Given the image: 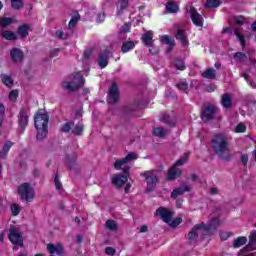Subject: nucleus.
I'll return each mask as SVG.
<instances>
[{
    "label": "nucleus",
    "mask_w": 256,
    "mask_h": 256,
    "mask_svg": "<svg viewBox=\"0 0 256 256\" xmlns=\"http://www.w3.org/2000/svg\"><path fill=\"white\" fill-rule=\"evenodd\" d=\"M211 147L215 155L222 159V161H231L233 159L227 135L223 133L214 134L211 139Z\"/></svg>",
    "instance_id": "obj_1"
},
{
    "label": "nucleus",
    "mask_w": 256,
    "mask_h": 256,
    "mask_svg": "<svg viewBox=\"0 0 256 256\" xmlns=\"http://www.w3.org/2000/svg\"><path fill=\"white\" fill-rule=\"evenodd\" d=\"M84 85L85 78L79 72H76L62 82V89L69 91V93H75V91H79Z\"/></svg>",
    "instance_id": "obj_2"
},
{
    "label": "nucleus",
    "mask_w": 256,
    "mask_h": 256,
    "mask_svg": "<svg viewBox=\"0 0 256 256\" xmlns=\"http://www.w3.org/2000/svg\"><path fill=\"white\" fill-rule=\"evenodd\" d=\"M161 172L159 170H148L141 173V177L145 178L146 193H151V191H155L157 184L159 183V175Z\"/></svg>",
    "instance_id": "obj_3"
},
{
    "label": "nucleus",
    "mask_w": 256,
    "mask_h": 256,
    "mask_svg": "<svg viewBox=\"0 0 256 256\" xmlns=\"http://www.w3.org/2000/svg\"><path fill=\"white\" fill-rule=\"evenodd\" d=\"M187 161H189V153H184V155L180 159H178L176 163L168 170V181H173L179 178L180 175H183V171L178 167L185 165Z\"/></svg>",
    "instance_id": "obj_4"
},
{
    "label": "nucleus",
    "mask_w": 256,
    "mask_h": 256,
    "mask_svg": "<svg viewBox=\"0 0 256 256\" xmlns=\"http://www.w3.org/2000/svg\"><path fill=\"white\" fill-rule=\"evenodd\" d=\"M137 158L138 156L135 152H130L125 158L118 159L115 161L114 169H116V171H121L122 169L125 175H129V171H131V167L127 164L131 163V161H135Z\"/></svg>",
    "instance_id": "obj_5"
},
{
    "label": "nucleus",
    "mask_w": 256,
    "mask_h": 256,
    "mask_svg": "<svg viewBox=\"0 0 256 256\" xmlns=\"http://www.w3.org/2000/svg\"><path fill=\"white\" fill-rule=\"evenodd\" d=\"M217 113H219V108H217V106L213 104L206 105L202 108L201 119L204 123H208V121H213V119H215Z\"/></svg>",
    "instance_id": "obj_6"
},
{
    "label": "nucleus",
    "mask_w": 256,
    "mask_h": 256,
    "mask_svg": "<svg viewBox=\"0 0 256 256\" xmlns=\"http://www.w3.org/2000/svg\"><path fill=\"white\" fill-rule=\"evenodd\" d=\"M18 194L23 201H33L35 197V190L31 187L29 183H23L18 187Z\"/></svg>",
    "instance_id": "obj_7"
},
{
    "label": "nucleus",
    "mask_w": 256,
    "mask_h": 256,
    "mask_svg": "<svg viewBox=\"0 0 256 256\" xmlns=\"http://www.w3.org/2000/svg\"><path fill=\"white\" fill-rule=\"evenodd\" d=\"M205 222H201L200 224H196L188 233V243L189 245H193L195 241H197L199 237V233L201 231H205Z\"/></svg>",
    "instance_id": "obj_8"
},
{
    "label": "nucleus",
    "mask_w": 256,
    "mask_h": 256,
    "mask_svg": "<svg viewBox=\"0 0 256 256\" xmlns=\"http://www.w3.org/2000/svg\"><path fill=\"white\" fill-rule=\"evenodd\" d=\"M8 239L9 241H11V243H13V245L23 247V236L21 235V232L15 227L10 228Z\"/></svg>",
    "instance_id": "obj_9"
},
{
    "label": "nucleus",
    "mask_w": 256,
    "mask_h": 256,
    "mask_svg": "<svg viewBox=\"0 0 256 256\" xmlns=\"http://www.w3.org/2000/svg\"><path fill=\"white\" fill-rule=\"evenodd\" d=\"M255 249H256V230H253L249 235L248 244L238 252V255H245V253H250V251H255Z\"/></svg>",
    "instance_id": "obj_10"
},
{
    "label": "nucleus",
    "mask_w": 256,
    "mask_h": 256,
    "mask_svg": "<svg viewBox=\"0 0 256 256\" xmlns=\"http://www.w3.org/2000/svg\"><path fill=\"white\" fill-rule=\"evenodd\" d=\"M34 125L36 129L47 127V125H49V115H47V113L38 112L34 117Z\"/></svg>",
    "instance_id": "obj_11"
},
{
    "label": "nucleus",
    "mask_w": 256,
    "mask_h": 256,
    "mask_svg": "<svg viewBox=\"0 0 256 256\" xmlns=\"http://www.w3.org/2000/svg\"><path fill=\"white\" fill-rule=\"evenodd\" d=\"M107 101L110 103V105H115V103L119 102V88L115 82L112 83L109 89Z\"/></svg>",
    "instance_id": "obj_12"
},
{
    "label": "nucleus",
    "mask_w": 256,
    "mask_h": 256,
    "mask_svg": "<svg viewBox=\"0 0 256 256\" xmlns=\"http://www.w3.org/2000/svg\"><path fill=\"white\" fill-rule=\"evenodd\" d=\"M156 215H159L160 219H162L164 223L168 224L171 223V219H173L174 213L165 207H159L156 210Z\"/></svg>",
    "instance_id": "obj_13"
},
{
    "label": "nucleus",
    "mask_w": 256,
    "mask_h": 256,
    "mask_svg": "<svg viewBox=\"0 0 256 256\" xmlns=\"http://www.w3.org/2000/svg\"><path fill=\"white\" fill-rule=\"evenodd\" d=\"M191 191V185L184 182L178 188L174 189L171 192V198L177 199L180 195H185V193H189Z\"/></svg>",
    "instance_id": "obj_14"
},
{
    "label": "nucleus",
    "mask_w": 256,
    "mask_h": 256,
    "mask_svg": "<svg viewBox=\"0 0 256 256\" xmlns=\"http://www.w3.org/2000/svg\"><path fill=\"white\" fill-rule=\"evenodd\" d=\"M190 18L192 23L196 25V27H203V16L197 12L195 7L191 6L189 9Z\"/></svg>",
    "instance_id": "obj_15"
},
{
    "label": "nucleus",
    "mask_w": 256,
    "mask_h": 256,
    "mask_svg": "<svg viewBox=\"0 0 256 256\" xmlns=\"http://www.w3.org/2000/svg\"><path fill=\"white\" fill-rule=\"evenodd\" d=\"M18 125L23 130L29 125V111L22 108L18 114Z\"/></svg>",
    "instance_id": "obj_16"
},
{
    "label": "nucleus",
    "mask_w": 256,
    "mask_h": 256,
    "mask_svg": "<svg viewBox=\"0 0 256 256\" xmlns=\"http://www.w3.org/2000/svg\"><path fill=\"white\" fill-rule=\"evenodd\" d=\"M10 57L13 63H23V59H25L23 50L19 48H12V50L10 51Z\"/></svg>",
    "instance_id": "obj_17"
},
{
    "label": "nucleus",
    "mask_w": 256,
    "mask_h": 256,
    "mask_svg": "<svg viewBox=\"0 0 256 256\" xmlns=\"http://www.w3.org/2000/svg\"><path fill=\"white\" fill-rule=\"evenodd\" d=\"M109 55H111V52H109V50H104L99 54L98 65L100 69H105V67L109 65Z\"/></svg>",
    "instance_id": "obj_18"
},
{
    "label": "nucleus",
    "mask_w": 256,
    "mask_h": 256,
    "mask_svg": "<svg viewBox=\"0 0 256 256\" xmlns=\"http://www.w3.org/2000/svg\"><path fill=\"white\" fill-rule=\"evenodd\" d=\"M175 38L178 41H181L183 47H187V45H189V39L187 38V32H185V29L178 27L175 33Z\"/></svg>",
    "instance_id": "obj_19"
},
{
    "label": "nucleus",
    "mask_w": 256,
    "mask_h": 256,
    "mask_svg": "<svg viewBox=\"0 0 256 256\" xmlns=\"http://www.w3.org/2000/svg\"><path fill=\"white\" fill-rule=\"evenodd\" d=\"M129 174H116L113 178H112V183L113 185H116L117 187H121L122 185H124L125 183H127V181H129Z\"/></svg>",
    "instance_id": "obj_20"
},
{
    "label": "nucleus",
    "mask_w": 256,
    "mask_h": 256,
    "mask_svg": "<svg viewBox=\"0 0 256 256\" xmlns=\"http://www.w3.org/2000/svg\"><path fill=\"white\" fill-rule=\"evenodd\" d=\"M29 31H31V24H22L17 29V34L21 39H27L29 37Z\"/></svg>",
    "instance_id": "obj_21"
},
{
    "label": "nucleus",
    "mask_w": 256,
    "mask_h": 256,
    "mask_svg": "<svg viewBox=\"0 0 256 256\" xmlns=\"http://www.w3.org/2000/svg\"><path fill=\"white\" fill-rule=\"evenodd\" d=\"M47 251L50 255H55L56 253V255L62 256L64 253L63 245L61 244L54 245L50 243L47 245Z\"/></svg>",
    "instance_id": "obj_22"
},
{
    "label": "nucleus",
    "mask_w": 256,
    "mask_h": 256,
    "mask_svg": "<svg viewBox=\"0 0 256 256\" xmlns=\"http://www.w3.org/2000/svg\"><path fill=\"white\" fill-rule=\"evenodd\" d=\"M221 105L224 107V109H231L233 107V97H231V94H222Z\"/></svg>",
    "instance_id": "obj_23"
},
{
    "label": "nucleus",
    "mask_w": 256,
    "mask_h": 256,
    "mask_svg": "<svg viewBox=\"0 0 256 256\" xmlns=\"http://www.w3.org/2000/svg\"><path fill=\"white\" fill-rule=\"evenodd\" d=\"M220 224L219 218H213L208 225L204 223V231L211 233V231H215Z\"/></svg>",
    "instance_id": "obj_24"
},
{
    "label": "nucleus",
    "mask_w": 256,
    "mask_h": 256,
    "mask_svg": "<svg viewBox=\"0 0 256 256\" xmlns=\"http://www.w3.org/2000/svg\"><path fill=\"white\" fill-rule=\"evenodd\" d=\"M160 41L161 43L168 45L166 50L167 53H171V51H173V48L175 47V40L171 39L168 35H163L161 36Z\"/></svg>",
    "instance_id": "obj_25"
},
{
    "label": "nucleus",
    "mask_w": 256,
    "mask_h": 256,
    "mask_svg": "<svg viewBox=\"0 0 256 256\" xmlns=\"http://www.w3.org/2000/svg\"><path fill=\"white\" fill-rule=\"evenodd\" d=\"M1 37L3 39H6V41H17L19 37H17V34L11 30H3L1 32Z\"/></svg>",
    "instance_id": "obj_26"
},
{
    "label": "nucleus",
    "mask_w": 256,
    "mask_h": 256,
    "mask_svg": "<svg viewBox=\"0 0 256 256\" xmlns=\"http://www.w3.org/2000/svg\"><path fill=\"white\" fill-rule=\"evenodd\" d=\"M142 43H144V45L146 47H151V45H153V32L152 31H148L142 35Z\"/></svg>",
    "instance_id": "obj_27"
},
{
    "label": "nucleus",
    "mask_w": 256,
    "mask_h": 256,
    "mask_svg": "<svg viewBox=\"0 0 256 256\" xmlns=\"http://www.w3.org/2000/svg\"><path fill=\"white\" fill-rule=\"evenodd\" d=\"M247 244V237L245 236H239L236 239H234L232 247L234 249H239V247H243V245Z\"/></svg>",
    "instance_id": "obj_28"
},
{
    "label": "nucleus",
    "mask_w": 256,
    "mask_h": 256,
    "mask_svg": "<svg viewBox=\"0 0 256 256\" xmlns=\"http://www.w3.org/2000/svg\"><path fill=\"white\" fill-rule=\"evenodd\" d=\"M152 134L155 137H159L160 139H163L164 137L167 136V130L163 127H155L152 130Z\"/></svg>",
    "instance_id": "obj_29"
},
{
    "label": "nucleus",
    "mask_w": 256,
    "mask_h": 256,
    "mask_svg": "<svg viewBox=\"0 0 256 256\" xmlns=\"http://www.w3.org/2000/svg\"><path fill=\"white\" fill-rule=\"evenodd\" d=\"M201 75L204 79H215V77H217V72L213 68H207Z\"/></svg>",
    "instance_id": "obj_30"
},
{
    "label": "nucleus",
    "mask_w": 256,
    "mask_h": 256,
    "mask_svg": "<svg viewBox=\"0 0 256 256\" xmlns=\"http://www.w3.org/2000/svg\"><path fill=\"white\" fill-rule=\"evenodd\" d=\"M234 35L237 37L238 41L240 42L242 49H245L247 45V40H245V36H243V34H241V32L239 31V28L234 29Z\"/></svg>",
    "instance_id": "obj_31"
},
{
    "label": "nucleus",
    "mask_w": 256,
    "mask_h": 256,
    "mask_svg": "<svg viewBox=\"0 0 256 256\" xmlns=\"http://www.w3.org/2000/svg\"><path fill=\"white\" fill-rule=\"evenodd\" d=\"M11 147H13V142H11V141H7L4 144V146H3V148H2V150L0 152L1 159H5L7 157V153H9Z\"/></svg>",
    "instance_id": "obj_32"
},
{
    "label": "nucleus",
    "mask_w": 256,
    "mask_h": 256,
    "mask_svg": "<svg viewBox=\"0 0 256 256\" xmlns=\"http://www.w3.org/2000/svg\"><path fill=\"white\" fill-rule=\"evenodd\" d=\"M131 49H135V42L133 41H125L122 43L121 51L122 53H129Z\"/></svg>",
    "instance_id": "obj_33"
},
{
    "label": "nucleus",
    "mask_w": 256,
    "mask_h": 256,
    "mask_svg": "<svg viewBox=\"0 0 256 256\" xmlns=\"http://www.w3.org/2000/svg\"><path fill=\"white\" fill-rule=\"evenodd\" d=\"M0 77L2 79V83H4V85H6V87H13L14 81L11 76L6 75V74H1Z\"/></svg>",
    "instance_id": "obj_34"
},
{
    "label": "nucleus",
    "mask_w": 256,
    "mask_h": 256,
    "mask_svg": "<svg viewBox=\"0 0 256 256\" xmlns=\"http://www.w3.org/2000/svg\"><path fill=\"white\" fill-rule=\"evenodd\" d=\"M221 5V0H206L204 7L207 9H215Z\"/></svg>",
    "instance_id": "obj_35"
},
{
    "label": "nucleus",
    "mask_w": 256,
    "mask_h": 256,
    "mask_svg": "<svg viewBox=\"0 0 256 256\" xmlns=\"http://www.w3.org/2000/svg\"><path fill=\"white\" fill-rule=\"evenodd\" d=\"M67 163H68V169L70 171H73L75 169V166L77 165V155L74 153L71 157H67Z\"/></svg>",
    "instance_id": "obj_36"
},
{
    "label": "nucleus",
    "mask_w": 256,
    "mask_h": 256,
    "mask_svg": "<svg viewBox=\"0 0 256 256\" xmlns=\"http://www.w3.org/2000/svg\"><path fill=\"white\" fill-rule=\"evenodd\" d=\"M37 131H38V133L36 135V139L38 141H43V139H45V137H47V133H48L47 127L39 128V129H37Z\"/></svg>",
    "instance_id": "obj_37"
},
{
    "label": "nucleus",
    "mask_w": 256,
    "mask_h": 256,
    "mask_svg": "<svg viewBox=\"0 0 256 256\" xmlns=\"http://www.w3.org/2000/svg\"><path fill=\"white\" fill-rule=\"evenodd\" d=\"M233 59H234V61H236V63H243V61H246V59H247V54H245L243 52H236L233 55Z\"/></svg>",
    "instance_id": "obj_38"
},
{
    "label": "nucleus",
    "mask_w": 256,
    "mask_h": 256,
    "mask_svg": "<svg viewBox=\"0 0 256 256\" xmlns=\"http://www.w3.org/2000/svg\"><path fill=\"white\" fill-rule=\"evenodd\" d=\"M166 11L167 13H177V11H179V6L174 2H168L166 5Z\"/></svg>",
    "instance_id": "obj_39"
},
{
    "label": "nucleus",
    "mask_w": 256,
    "mask_h": 256,
    "mask_svg": "<svg viewBox=\"0 0 256 256\" xmlns=\"http://www.w3.org/2000/svg\"><path fill=\"white\" fill-rule=\"evenodd\" d=\"M13 24V18L9 17H0V27H9V25Z\"/></svg>",
    "instance_id": "obj_40"
},
{
    "label": "nucleus",
    "mask_w": 256,
    "mask_h": 256,
    "mask_svg": "<svg viewBox=\"0 0 256 256\" xmlns=\"http://www.w3.org/2000/svg\"><path fill=\"white\" fill-rule=\"evenodd\" d=\"M75 125V122L73 121H69V122H66L62 125L60 131L62 133H69V131H71L72 127Z\"/></svg>",
    "instance_id": "obj_41"
},
{
    "label": "nucleus",
    "mask_w": 256,
    "mask_h": 256,
    "mask_svg": "<svg viewBox=\"0 0 256 256\" xmlns=\"http://www.w3.org/2000/svg\"><path fill=\"white\" fill-rule=\"evenodd\" d=\"M84 129L85 127L83 126V124L78 123L75 125L74 129L72 130V133L73 135L80 136L83 135Z\"/></svg>",
    "instance_id": "obj_42"
},
{
    "label": "nucleus",
    "mask_w": 256,
    "mask_h": 256,
    "mask_svg": "<svg viewBox=\"0 0 256 256\" xmlns=\"http://www.w3.org/2000/svg\"><path fill=\"white\" fill-rule=\"evenodd\" d=\"M175 86L179 91H183V93H187V91H189V84L185 81L178 82Z\"/></svg>",
    "instance_id": "obj_43"
},
{
    "label": "nucleus",
    "mask_w": 256,
    "mask_h": 256,
    "mask_svg": "<svg viewBox=\"0 0 256 256\" xmlns=\"http://www.w3.org/2000/svg\"><path fill=\"white\" fill-rule=\"evenodd\" d=\"M160 121H162L163 123H167V125H171L172 127L175 125V121L171 120V116L166 113L162 114Z\"/></svg>",
    "instance_id": "obj_44"
},
{
    "label": "nucleus",
    "mask_w": 256,
    "mask_h": 256,
    "mask_svg": "<svg viewBox=\"0 0 256 256\" xmlns=\"http://www.w3.org/2000/svg\"><path fill=\"white\" fill-rule=\"evenodd\" d=\"M106 228H108L110 231H117V229H119V226L117 225V222H115V220H107Z\"/></svg>",
    "instance_id": "obj_45"
},
{
    "label": "nucleus",
    "mask_w": 256,
    "mask_h": 256,
    "mask_svg": "<svg viewBox=\"0 0 256 256\" xmlns=\"http://www.w3.org/2000/svg\"><path fill=\"white\" fill-rule=\"evenodd\" d=\"M79 19H81V16L79 14L72 16V18H71V20H70V22L68 24V28L69 29L75 28V26L79 22Z\"/></svg>",
    "instance_id": "obj_46"
},
{
    "label": "nucleus",
    "mask_w": 256,
    "mask_h": 256,
    "mask_svg": "<svg viewBox=\"0 0 256 256\" xmlns=\"http://www.w3.org/2000/svg\"><path fill=\"white\" fill-rule=\"evenodd\" d=\"M174 65L178 71H185V68H186L185 61H183L181 59H176L174 62Z\"/></svg>",
    "instance_id": "obj_47"
},
{
    "label": "nucleus",
    "mask_w": 256,
    "mask_h": 256,
    "mask_svg": "<svg viewBox=\"0 0 256 256\" xmlns=\"http://www.w3.org/2000/svg\"><path fill=\"white\" fill-rule=\"evenodd\" d=\"M11 1V6L15 10L23 9V0H10Z\"/></svg>",
    "instance_id": "obj_48"
},
{
    "label": "nucleus",
    "mask_w": 256,
    "mask_h": 256,
    "mask_svg": "<svg viewBox=\"0 0 256 256\" xmlns=\"http://www.w3.org/2000/svg\"><path fill=\"white\" fill-rule=\"evenodd\" d=\"M56 37L58 39L66 40V39H69V37H71V34L65 33V32H63L61 30H58V31H56Z\"/></svg>",
    "instance_id": "obj_49"
},
{
    "label": "nucleus",
    "mask_w": 256,
    "mask_h": 256,
    "mask_svg": "<svg viewBox=\"0 0 256 256\" xmlns=\"http://www.w3.org/2000/svg\"><path fill=\"white\" fill-rule=\"evenodd\" d=\"M234 23H235V25H238L239 27L245 25V17L235 16L234 17Z\"/></svg>",
    "instance_id": "obj_50"
},
{
    "label": "nucleus",
    "mask_w": 256,
    "mask_h": 256,
    "mask_svg": "<svg viewBox=\"0 0 256 256\" xmlns=\"http://www.w3.org/2000/svg\"><path fill=\"white\" fill-rule=\"evenodd\" d=\"M182 222H183V219L175 218L174 220L171 219L170 222H168V225H170V227H178V225H181Z\"/></svg>",
    "instance_id": "obj_51"
},
{
    "label": "nucleus",
    "mask_w": 256,
    "mask_h": 256,
    "mask_svg": "<svg viewBox=\"0 0 256 256\" xmlns=\"http://www.w3.org/2000/svg\"><path fill=\"white\" fill-rule=\"evenodd\" d=\"M245 131H247V126L243 123H239L235 128L236 133H245Z\"/></svg>",
    "instance_id": "obj_52"
},
{
    "label": "nucleus",
    "mask_w": 256,
    "mask_h": 256,
    "mask_svg": "<svg viewBox=\"0 0 256 256\" xmlns=\"http://www.w3.org/2000/svg\"><path fill=\"white\" fill-rule=\"evenodd\" d=\"M11 211H12V215L14 217H17V215H19V213L21 212V209H19V205L17 204H12L11 205Z\"/></svg>",
    "instance_id": "obj_53"
},
{
    "label": "nucleus",
    "mask_w": 256,
    "mask_h": 256,
    "mask_svg": "<svg viewBox=\"0 0 256 256\" xmlns=\"http://www.w3.org/2000/svg\"><path fill=\"white\" fill-rule=\"evenodd\" d=\"M54 183H55V187H56L57 191H61L63 189V184H61V182L59 181V175H57V174L54 178Z\"/></svg>",
    "instance_id": "obj_54"
},
{
    "label": "nucleus",
    "mask_w": 256,
    "mask_h": 256,
    "mask_svg": "<svg viewBox=\"0 0 256 256\" xmlns=\"http://www.w3.org/2000/svg\"><path fill=\"white\" fill-rule=\"evenodd\" d=\"M17 97H19V92L17 90H12L9 93V99L10 101H17Z\"/></svg>",
    "instance_id": "obj_55"
},
{
    "label": "nucleus",
    "mask_w": 256,
    "mask_h": 256,
    "mask_svg": "<svg viewBox=\"0 0 256 256\" xmlns=\"http://www.w3.org/2000/svg\"><path fill=\"white\" fill-rule=\"evenodd\" d=\"M131 31V24L125 23L121 28H120V33H129Z\"/></svg>",
    "instance_id": "obj_56"
},
{
    "label": "nucleus",
    "mask_w": 256,
    "mask_h": 256,
    "mask_svg": "<svg viewBox=\"0 0 256 256\" xmlns=\"http://www.w3.org/2000/svg\"><path fill=\"white\" fill-rule=\"evenodd\" d=\"M240 161L244 167H247V163H249V155L243 154L240 158Z\"/></svg>",
    "instance_id": "obj_57"
},
{
    "label": "nucleus",
    "mask_w": 256,
    "mask_h": 256,
    "mask_svg": "<svg viewBox=\"0 0 256 256\" xmlns=\"http://www.w3.org/2000/svg\"><path fill=\"white\" fill-rule=\"evenodd\" d=\"M137 109H139V106H135V105H131V106H127L125 107V113H133V111H137Z\"/></svg>",
    "instance_id": "obj_58"
},
{
    "label": "nucleus",
    "mask_w": 256,
    "mask_h": 256,
    "mask_svg": "<svg viewBox=\"0 0 256 256\" xmlns=\"http://www.w3.org/2000/svg\"><path fill=\"white\" fill-rule=\"evenodd\" d=\"M127 7H129V0H122V2L120 4V11L121 12L125 11V9H127Z\"/></svg>",
    "instance_id": "obj_59"
},
{
    "label": "nucleus",
    "mask_w": 256,
    "mask_h": 256,
    "mask_svg": "<svg viewBox=\"0 0 256 256\" xmlns=\"http://www.w3.org/2000/svg\"><path fill=\"white\" fill-rule=\"evenodd\" d=\"M225 34L233 35V28H231V26L223 28L222 35H225Z\"/></svg>",
    "instance_id": "obj_60"
},
{
    "label": "nucleus",
    "mask_w": 256,
    "mask_h": 256,
    "mask_svg": "<svg viewBox=\"0 0 256 256\" xmlns=\"http://www.w3.org/2000/svg\"><path fill=\"white\" fill-rule=\"evenodd\" d=\"M105 253L106 255H115V253H117V250H115V248L113 247H107L105 249Z\"/></svg>",
    "instance_id": "obj_61"
},
{
    "label": "nucleus",
    "mask_w": 256,
    "mask_h": 256,
    "mask_svg": "<svg viewBox=\"0 0 256 256\" xmlns=\"http://www.w3.org/2000/svg\"><path fill=\"white\" fill-rule=\"evenodd\" d=\"M150 47L149 48V51L152 55H157L159 53V49L158 48H155V46L153 44H151V46H148Z\"/></svg>",
    "instance_id": "obj_62"
},
{
    "label": "nucleus",
    "mask_w": 256,
    "mask_h": 256,
    "mask_svg": "<svg viewBox=\"0 0 256 256\" xmlns=\"http://www.w3.org/2000/svg\"><path fill=\"white\" fill-rule=\"evenodd\" d=\"M0 118L5 119V105L0 102Z\"/></svg>",
    "instance_id": "obj_63"
},
{
    "label": "nucleus",
    "mask_w": 256,
    "mask_h": 256,
    "mask_svg": "<svg viewBox=\"0 0 256 256\" xmlns=\"http://www.w3.org/2000/svg\"><path fill=\"white\" fill-rule=\"evenodd\" d=\"M91 55H93V50L88 49L84 52V59L89 60V58L91 57Z\"/></svg>",
    "instance_id": "obj_64"
}]
</instances>
